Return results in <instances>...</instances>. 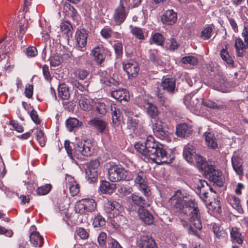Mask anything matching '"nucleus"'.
I'll return each mask as SVG.
<instances>
[{
	"label": "nucleus",
	"instance_id": "7",
	"mask_svg": "<svg viewBox=\"0 0 248 248\" xmlns=\"http://www.w3.org/2000/svg\"><path fill=\"white\" fill-rule=\"evenodd\" d=\"M88 33L84 29L78 30L75 35V48L82 52L86 50Z\"/></svg>",
	"mask_w": 248,
	"mask_h": 248
},
{
	"label": "nucleus",
	"instance_id": "48",
	"mask_svg": "<svg viewBox=\"0 0 248 248\" xmlns=\"http://www.w3.org/2000/svg\"><path fill=\"white\" fill-rule=\"evenodd\" d=\"M52 188L50 184H46L41 186L36 189V192L38 195H45L48 194Z\"/></svg>",
	"mask_w": 248,
	"mask_h": 248
},
{
	"label": "nucleus",
	"instance_id": "37",
	"mask_svg": "<svg viewBox=\"0 0 248 248\" xmlns=\"http://www.w3.org/2000/svg\"><path fill=\"white\" fill-rule=\"evenodd\" d=\"M98 171L93 170L86 168V178L87 181L90 183L95 182L98 178Z\"/></svg>",
	"mask_w": 248,
	"mask_h": 248
},
{
	"label": "nucleus",
	"instance_id": "25",
	"mask_svg": "<svg viewBox=\"0 0 248 248\" xmlns=\"http://www.w3.org/2000/svg\"><path fill=\"white\" fill-rule=\"evenodd\" d=\"M228 202L239 213H243V209L242 207L241 201L239 198L232 194L228 195L227 197Z\"/></svg>",
	"mask_w": 248,
	"mask_h": 248
},
{
	"label": "nucleus",
	"instance_id": "39",
	"mask_svg": "<svg viewBox=\"0 0 248 248\" xmlns=\"http://www.w3.org/2000/svg\"><path fill=\"white\" fill-rule=\"evenodd\" d=\"M79 105L81 108L86 111L91 110L93 108L90 100L85 96H81L79 100Z\"/></svg>",
	"mask_w": 248,
	"mask_h": 248
},
{
	"label": "nucleus",
	"instance_id": "64",
	"mask_svg": "<svg viewBox=\"0 0 248 248\" xmlns=\"http://www.w3.org/2000/svg\"><path fill=\"white\" fill-rule=\"evenodd\" d=\"M26 54L29 57H33L37 55V50L35 47L30 46L26 49Z\"/></svg>",
	"mask_w": 248,
	"mask_h": 248
},
{
	"label": "nucleus",
	"instance_id": "57",
	"mask_svg": "<svg viewBox=\"0 0 248 248\" xmlns=\"http://www.w3.org/2000/svg\"><path fill=\"white\" fill-rule=\"evenodd\" d=\"M100 166V162L98 159H95L90 161L87 164V168L91 170L98 171V167Z\"/></svg>",
	"mask_w": 248,
	"mask_h": 248
},
{
	"label": "nucleus",
	"instance_id": "56",
	"mask_svg": "<svg viewBox=\"0 0 248 248\" xmlns=\"http://www.w3.org/2000/svg\"><path fill=\"white\" fill-rule=\"evenodd\" d=\"M213 29L211 27H207L201 32L200 37L204 39H209L211 37Z\"/></svg>",
	"mask_w": 248,
	"mask_h": 248
},
{
	"label": "nucleus",
	"instance_id": "42",
	"mask_svg": "<svg viewBox=\"0 0 248 248\" xmlns=\"http://www.w3.org/2000/svg\"><path fill=\"white\" fill-rule=\"evenodd\" d=\"M50 61V64L52 67H56L60 65L62 62V59L60 55L57 53H54L51 55L49 58Z\"/></svg>",
	"mask_w": 248,
	"mask_h": 248
},
{
	"label": "nucleus",
	"instance_id": "43",
	"mask_svg": "<svg viewBox=\"0 0 248 248\" xmlns=\"http://www.w3.org/2000/svg\"><path fill=\"white\" fill-rule=\"evenodd\" d=\"M75 235L79 237L81 239L85 240L89 237V231L82 227H77L75 230Z\"/></svg>",
	"mask_w": 248,
	"mask_h": 248
},
{
	"label": "nucleus",
	"instance_id": "21",
	"mask_svg": "<svg viewBox=\"0 0 248 248\" xmlns=\"http://www.w3.org/2000/svg\"><path fill=\"white\" fill-rule=\"evenodd\" d=\"M138 244L140 248H157L155 240L148 235L142 236Z\"/></svg>",
	"mask_w": 248,
	"mask_h": 248
},
{
	"label": "nucleus",
	"instance_id": "24",
	"mask_svg": "<svg viewBox=\"0 0 248 248\" xmlns=\"http://www.w3.org/2000/svg\"><path fill=\"white\" fill-rule=\"evenodd\" d=\"M184 103L192 111H197L200 106L198 98L194 96L186 95L184 98Z\"/></svg>",
	"mask_w": 248,
	"mask_h": 248
},
{
	"label": "nucleus",
	"instance_id": "10",
	"mask_svg": "<svg viewBox=\"0 0 248 248\" xmlns=\"http://www.w3.org/2000/svg\"><path fill=\"white\" fill-rule=\"evenodd\" d=\"M197 187L195 191L203 202H205L208 194V190L212 191V188L205 180L198 179L196 181Z\"/></svg>",
	"mask_w": 248,
	"mask_h": 248
},
{
	"label": "nucleus",
	"instance_id": "15",
	"mask_svg": "<svg viewBox=\"0 0 248 248\" xmlns=\"http://www.w3.org/2000/svg\"><path fill=\"white\" fill-rule=\"evenodd\" d=\"M123 68L129 78L136 77L138 75L140 69L138 63L134 61L123 64Z\"/></svg>",
	"mask_w": 248,
	"mask_h": 248
},
{
	"label": "nucleus",
	"instance_id": "8",
	"mask_svg": "<svg viewBox=\"0 0 248 248\" xmlns=\"http://www.w3.org/2000/svg\"><path fill=\"white\" fill-rule=\"evenodd\" d=\"M128 13V11L126 9L124 2L120 1L119 6L114 10L113 14L112 19L116 25L122 24L125 21Z\"/></svg>",
	"mask_w": 248,
	"mask_h": 248
},
{
	"label": "nucleus",
	"instance_id": "32",
	"mask_svg": "<svg viewBox=\"0 0 248 248\" xmlns=\"http://www.w3.org/2000/svg\"><path fill=\"white\" fill-rule=\"evenodd\" d=\"M205 136L206 144L210 148L216 149L217 148V141L213 133L211 132L205 133Z\"/></svg>",
	"mask_w": 248,
	"mask_h": 248
},
{
	"label": "nucleus",
	"instance_id": "63",
	"mask_svg": "<svg viewBox=\"0 0 248 248\" xmlns=\"http://www.w3.org/2000/svg\"><path fill=\"white\" fill-rule=\"evenodd\" d=\"M42 72L45 79L47 81H50L52 78L49 72L48 66L46 64H44L43 66Z\"/></svg>",
	"mask_w": 248,
	"mask_h": 248
},
{
	"label": "nucleus",
	"instance_id": "44",
	"mask_svg": "<svg viewBox=\"0 0 248 248\" xmlns=\"http://www.w3.org/2000/svg\"><path fill=\"white\" fill-rule=\"evenodd\" d=\"M74 74L76 78L80 79H85L89 74V72L84 69L77 68L74 70Z\"/></svg>",
	"mask_w": 248,
	"mask_h": 248
},
{
	"label": "nucleus",
	"instance_id": "33",
	"mask_svg": "<svg viewBox=\"0 0 248 248\" xmlns=\"http://www.w3.org/2000/svg\"><path fill=\"white\" fill-rule=\"evenodd\" d=\"M202 103L205 107L210 108L216 109L217 110H225L227 109V106L224 103L217 104L216 102L207 99L203 100Z\"/></svg>",
	"mask_w": 248,
	"mask_h": 248
},
{
	"label": "nucleus",
	"instance_id": "60",
	"mask_svg": "<svg viewBox=\"0 0 248 248\" xmlns=\"http://www.w3.org/2000/svg\"><path fill=\"white\" fill-rule=\"evenodd\" d=\"M151 103L149 102V101L144 97H140L138 100V106L140 108L145 109Z\"/></svg>",
	"mask_w": 248,
	"mask_h": 248
},
{
	"label": "nucleus",
	"instance_id": "40",
	"mask_svg": "<svg viewBox=\"0 0 248 248\" xmlns=\"http://www.w3.org/2000/svg\"><path fill=\"white\" fill-rule=\"evenodd\" d=\"M66 125L70 131L81 125V123L75 118H70L66 121Z\"/></svg>",
	"mask_w": 248,
	"mask_h": 248
},
{
	"label": "nucleus",
	"instance_id": "52",
	"mask_svg": "<svg viewBox=\"0 0 248 248\" xmlns=\"http://www.w3.org/2000/svg\"><path fill=\"white\" fill-rule=\"evenodd\" d=\"M70 83L72 85L74 88L79 90L80 91L84 92L87 90V86H85L80 83L77 79H71Z\"/></svg>",
	"mask_w": 248,
	"mask_h": 248
},
{
	"label": "nucleus",
	"instance_id": "54",
	"mask_svg": "<svg viewBox=\"0 0 248 248\" xmlns=\"http://www.w3.org/2000/svg\"><path fill=\"white\" fill-rule=\"evenodd\" d=\"M207 171L209 175L210 180H211V178L216 177L221 174V172L219 170H216L215 167L212 166L208 168Z\"/></svg>",
	"mask_w": 248,
	"mask_h": 248
},
{
	"label": "nucleus",
	"instance_id": "51",
	"mask_svg": "<svg viewBox=\"0 0 248 248\" xmlns=\"http://www.w3.org/2000/svg\"><path fill=\"white\" fill-rule=\"evenodd\" d=\"M208 208L216 214H219L221 212V205L218 201L211 202Z\"/></svg>",
	"mask_w": 248,
	"mask_h": 248
},
{
	"label": "nucleus",
	"instance_id": "38",
	"mask_svg": "<svg viewBox=\"0 0 248 248\" xmlns=\"http://www.w3.org/2000/svg\"><path fill=\"white\" fill-rule=\"evenodd\" d=\"M130 32L137 39L139 40H144L147 36L145 35L142 30L139 27L130 26Z\"/></svg>",
	"mask_w": 248,
	"mask_h": 248
},
{
	"label": "nucleus",
	"instance_id": "18",
	"mask_svg": "<svg viewBox=\"0 0 248 248\" xmlns=\"http://www.w3.org/2000/svg\"><path fill=\"white\" fill-rule=\"evenodd\" d=\"M196 147L193 143H189L184 147L183 155L188 162H192L194 155H196Z\"/></svg>",
	"mask_w": 248,
	"mask_h": 248
},
{
	"label": "nucleus",
	"instance_id": "20",
	"mask_svg": "<svg viewBox=\"0 0 248 248\" xmlns=\"http://www.w3.org/2000/svg\"><path fill=\"white\" fill-rule=\"evenodd\" d=\"M177 14L172 10L166 11L161 17L162 22L168 25L174 24L177 20Z\"/></svg>",
	"mask_w": 248,
	"mask_h": 248
},
{
	"label": "nucleus",
	"instance_id": "13",
	"mask_svg": "<svg viewBox=\"0 0 248 248\" xmlns=\"http://www.w3.org/2000/svg\"><path fill=\"white\" fill-rule=\"evenodd\" d=\"M65 185L72 196L77 195L79 192V186L73 177L66 174L65 176Z\"/></svg>",
	"mask_w": 248,
	"mask_h": 248
},
{
	"label": "nucleus",
	"instance_id": "14",
	"mask_svg": "<svg viewBox=\"0 0 248 248\" xmlns=\"http://www.w3.org/2000/svg\"><path fill=\"white\" fill-rule=\"evenodd\" d=\"M88 124L102 135H107L108 133V129H107L108 123L105 121L95 118L91 120Z\"/></svg>",
	"mask_w": 248,
	"mask_h": 248
},
{
	"label": "nucleus",
	"instance_id": "3",
	"mask_svg": "<svg viewBox=\"0 0 248 248\" xmlns=\"http://www.w3.org/2000/svg\"><path fill=\"white\" fill-rule=\"evenodd\" d=\"M64 147L68 156L72 159H83L85 156L91 155L93 152L92 143L86 141L74 143L65 140Z\"/></svg>",
	"mask_w": 248,
	"mask_h": 248
},
{
	"label": "nucleus",
	"instance_id": "61",
	"mask_svg": "<svg viewBox=\"0 0 248 248\" xmlns=\"http://www.w3.org/2000/svg\"><path fill=\"white\" fill-rule=\"evenodd\" d=\"M157 101L161 106H165L166 101V98L165 97L161 90L159 89L157 91Z\"/></svg>",
	"mask_w": 248,
	"mask_h": 248
},
{
	"label": "nucleus",
	"instance_id": "9",
	"mask_svg": "<svg viewBox=\"0 0 248 248\" xmlns=\"http://www.w3.org/2000/svg\"><path fill=\"white\" fill-rule=\"evenodd\" d=\"M148 195L149 192L147 195L144 194V197L140 195L139 193H134L128 197V201L130 203L139 206L140 208L148 207L150 206V204L148 202Z\"/></svg>",
	"mask_w": 248,
	"mask_h": 248
},
{
	"label": "nucleus",
	"instance_id": "53",
	"mask_svg": "<svg viewBox=\"0 0 248 248\" xmlns=\"http://www.w3.org/2000/svg\"><path fill=\"white\" fill-rule=\"evenodd\" d=\"M113 33V31L108 26H105L101 31V35L106 39L110 38Z\"/></svg>",
	"mask_w": 248,
	"mask_h": 248
},
{
	"label": "nucleus",
	"instance_id": "58",
	"mask_svg": "<svg viewBox=\"0 0 248 248\" xmlns=\"http://www.w3.org/2000/svg\"><path fill=\"white\" fill-rule=\"evenodd\" d=\"M113 48L117 57L121 56L123 54V45L121 42L118 41L113 45Z\"/></svg>",
	"mask_w": 248,
	"mask_h": 248
},
{
	"label": "nucleus",
	"instance_id": "5",
	"mask_svg": "<svg viewBox=\"0 0 248 248\" xmlns=\"http://www.w3.org/2000/svg\"><path fill=\"white\" fill-rule=\"evenodd\" d=\"M96 209V203L93 199H83L77 202L75 210L77 213L83 214L87 212H93Z\"/></svg>",
	"mask_w": 248,
	"mask_h": 248
},
{
	"label": "nucleus",
	"instance_id": "11",
	"mask_svg": "<svg viewBox=\"0 0 248 248\" xmlns=\"http://www.w3.org/2000/svg\"><path fill=\"white\" fill-rule=\"evenodd\" d=\"M133 177L135 184L138 185L140 189L143 191L144 194L147 195L149 190L148 189L145 173L142 171L136 172L134 173Z\"/></svg>",
	"mask_w": 248,
	"mask_h": 248
},
{
	"label": "nucleus",
	"instance_id": "55",
	"mask_svg": "<svg viewBox=\"0 0 248 248\" xmlns=\"http://www.w3.org/2000/svg\"><path fill=\"white\" fill-rule=\"evenodd\" d=\"M142 0H121L124 4L127 5L129 8H134L139 6Z\"/></svg>",
	"mask_w": 248,
	"mask_h": 248
},
{
	"label": "nucleus",
	"instance_id": "59",
	"mask_svg": "<svg viewBox=\"0 0 248 248\" xmlns=\"http://www.w3.org/2000/svg\"><path fill=\"white\" fill-rule=\"evenodd\" d=\"M132 190V187L126 186H121L118 190L120 194L124 196L131 193Z\"/></svg>",
	"mask_w": 248,
	"mask_h": 248
},
{
	"label": "nucleus",
	"instance_id": "36",
	"mask_svg": "<svg viewBox=\"0 0 248 248\" xmlns=\"http://www.w3.org/2000/svg\"><path fill=\"white\" fill-rule=\"evenodd\" d=\"M145 111L150 118L155 119L158 117L159 114V111L156 106L152 103L146 108Z\"/></svg>",
	"mask_w": 248,
	"mask_h": 248
},
{
	"label": "nucleus",
	"instance_id": "27",
	"mask_svg": "<svg viewBox=\"0 0 248 248\" xmlns=\"http://www.w3.org/2000/svg\"><path fill=\"white\" fill-rule=\"evenodd\" d=\"M111 96L120 102L122 101H128L129 98L128 93L125 89H118L112 91Z\"/></svg>",
	"mask_w": 248,
	"mask_h": 248
},
{
	"label": "nucleus",
	"instance_id": "4",
	"mask_svg": "<svg viewBox=\"0 0 248 248\" xmlns=\"http://www.w3.org/2000/svg\"><path fill=\"white\" fill-rule=\"evenodd\" d=\"M129 172L120 165L110 164L108 169V178L112 182L129 180Z\"/></svg>",
	"mask_w": 248,
	"mask_h": 248
},
{
	"label": "nucleus",
	"instance_id": "45",
	"mask_svg": "<svg viewBox=\"0 0 248 248\" xmlns=\"http://www.w3.org/2000/svg\"><path fill=\"white\" fill-rule=\"evenodd\" d=\"M35 134L40 145L42 147H44L46 142V139L43 130L41 129H37Z\"/></svg>",
	"mask_w": 248,
	"mask_h": 248
},
{
	"label": "nucleus",
	"instance_id": "47",
	"mask_svg": "<svg viewBox=\"0 0 248 248\" xmlns=\"http://www.w3.org/2000/svg\"><path fill=\"white\" fill-rule=\"evenodd\" d=\"M181 62L184 64H189L195 65L198 62V60L195 56H188L183 57L181 60Z\"/></svg>",
	"mask_w": 248,
	"mask_h": 248
},
{
	"label": "nucleus",
	"instance_id": "30",
	"mask_svg": "<svg viewBox=\"0 0 248 248\" xmlns=\"http://www.w3.org/2000/svg\"><path fill=\"white\" fill-rule=\"evenodd\" d=\"M115 189L116 184H110L106 181H102L99 186V190L103 194H112Z\"/></svg>",
	"mask_w": 248,
	"mask_h": 248
},
{
	"label": "nucleus",
	"instance_id": "29",
	"mask_svg": "<svg viewBox=\"0 0 248 248\" xmlns=\"http://www.w3.org/2000/svg\"><path fill=\"white\" fill-rule=\"evenodd\" d=\"M31 243L35 247H41L43 245V238L37 232H32L30 235Z\"/></svg>",
	"mask_w": 248,
	"mask_h": 248
},
{
	"label": "nucleus",
	"instance_id": "17",
	"mask_svg": "<svg viewBox=\"0 0 248 248\" xmlns=\"http://www.w3.org/2000/svg\"><path fill=\"white\" fill-rule=\"evenodd\" d=\"M104 207L110 218L114 217L119 213V208L120 207V206L116 202L108 201L105 203Z\"/></svg>",
	"mask_w": 248,
	"mask_h": 248
},
{
	"label": "nucleus",
	"instance_id": "16",
	"mask_svg": "<svg viewBox=\"0 0 248 248\" xmlns=\"http://www.w3.org/2000/svg\"><path fill=\"white\" fill-rule=\"evenodd\" d=\"M111 111L112 123L114 126H119L123 120V115L120 109L115 104L111 103L110 106Z\"/></svg>",
	"mask_w": 248,
	"mask_h": 248
},
{
	"label": "nucleus",
	"instance_id": "35",
	"mask_svg": "<svg viewBox=\"0 0 248 248\" xmlns=\"http://www.w3.org/2000/svg\"><path fill=\"white\" fill-rule=\"evenodd\" d=\"M69 88L65 84H61L58 88V96L62 100H68L70 97Z\"/></svg>",
	"mask_w": 248,
	"mask_h": 248
},
{
	"label": "nucleus",
	"instance_id": "50",
	"mask_svg": "<svg viewBox=\"0 0 248 248\" xmlns=\"http://www.w3.org/2000/svg\"><path fill=\"white\" fill-rule=\"evenodd\" d=\"M93 224L95 228L103 226L106 224L105 219L102 216L98 215L93 219Z\"/></svg>",
	"mask_w": 248,
	"mask_h": 248
},
{
	"label": "nucleus",
	"instance_id": "34",
	"mask_svg": "<svg viewBox=\"0 0 248 248\" xmlns=\"http://www.w3.org/2000/svg\"><path fill=\"white\" fill-rule=\"evenodd\" d=\"M6 38V36H4L0 39V62L4 58L5 54L11 50L7 41L4 42Z\"/></svg>",
	"mask_w": 248,
	"mask_h": 248
},
{
	"label": "nucleus",
	"instance_id": "41",
	"mask_svg": "<svg viewBox=\"0 0 248 248\" xmlns=\"http://www.w3.org/2000/svg\"><path fill=\"white\" fill-rule=\"evenodd\" d=\"M149 59L155 64H162L163 63L160 57L158 54L157 50L155 49L150 50Z\"/></svg>",
	"mask_w": 248,
	"mask_h": 248
},
{
	"label": "nucleus",
	"instance_id": "23",
	"mask_svg": "<svg viewBox=\"0 0 248 248\" xmlns=\"http://www.w3.org/2000/svg\"><path fill=\"white\" fill-rule=\"evenodd\" d=\"M192 131L191 127L185 123L179 124L176 127V135L181 138L188 137Z\"/></svg>",
	"mask_w": 248,
	"mask_h": 248
},
{
	"label": "nucleus",
	"instance_id": "1",
	"mask_svg": "<svg viewBox=\"0 0 248 248\" xmlns=\"http://www.w3.org/2000/svg\"><path fill=\"white\" fill-rule=\"evenodd\" d=\"M172 209L189 217V221L191 225L189 228L190 233L199 236V231L202 228L201 214L197 203L194 199L185 200L178 194L172 197L169 201Z\"/></svg>",
	"mask_w": 248,
	"mask_h": 248
},
{
	"label": "nucleus",
	"instance_id": "19",
	"mask_svg": "<svg viewBox=\"0 0 248 248\" xmlns=\"http://www.w3.org/2000/svg\"><path fill=\"white\" fill-rule=\"evenodd\" d=\"M161 87L164 91L173 94L177 90L176 89L175 80L172 78H166L161 83Z\"/></svg>",
	"mask_w": 248,
	"mask_h": 248
},
{
	"label": "nucleus",
	"instance_id": "46",
	"mask_svg": "<svg viewBox=\"0 0 248 248\" xmlns=\"http://www.w3.org/2000/svg\"><path fill=\"white\" fill-rule=\"evenodd\" d=\"M220 56L222 60L226 62L227 64L233 66L234 64L233 60L230 56L227 48L223 49L220 52Z\"/></svg>",
	"mask_w": 248,
	"mask_h": 248
},
{
	"label": "nucleus",
	"instance_id": "28",
	"mask_svg": "<svg viewBox=\"0 0 248 248\" xmlns=\"http://www.w3.org/2000/svg\"><path fill=\"white\" fill-rule=\"evenodd\" d=\"M138 215L140 218L147 224H151L154 221V217L148 211L143 208H140L138 210Z\"/></svg>",
	"mask_w": 248,
	"mask_h": 248
},
{
	"label": "nucleus",
	"instance_id": "26",
	"mask_svg": "<svg viewBox=\"0 0 248 248\" xmlns=\"http://www.w3.org/2000/svg\"><path fill=\"white\" fill-rule=\"evenodd\" d=\"M234 47L236 49L237 56L239 57H242L244 56L247 48H248V46L247 44L245 45L242 39L238 38L235 40Z\"/></svg>",
	"mask_w": 248,
	"mask_h": 248
},
{
	"label": "nucleus",
	"instance_id": "62",
	"mask_svg": "<svg viewBox=\"0 0 248 248\" xmlns=\"http://www.w3.org/2000/svg\"><path fill=\"white\" fill-rule=\"evenodd\" d=\"M107 234L104 232H101L98 237V242L101 247L104 248L106 246Z\"/></svg>",
	"mask_w": 248,
	"mask_h": 248
},
{
	"label": "nucleus",
	"instance_id": "22",
	"mask_svg": "<svg viewBox=\"0 0 248 248\" xmlns=\"http://www.w3.org/2000/svg\"><path fill=\"white\" fill-rule=\"evenodd\" d=\"M243 160L237 155H233L232 157V168L238 175L243 174Z\"/></svg>",
	"mask_w": 248,
	"mask_h": 248
},
{
	"label": "nucleus",
	"instance_id": "6",
	"mask_svg": "<svg viewBox=\"0 0 248 248\" xmlns=\"http://www.w3.org/2000/svg\"><path fill=\"white\" fill-rule=\"evenodd\" d=\"M94 61L98 65H101L106 58L110 55L109 50L102 44L95 46L91 51Z\"/></svg>",
	"mask_w": 248,
	"mask_h": 248
},
{
	"label": "nucleus",
	"instance_id": "12",
	"mask_svg": "<svg viewBox=\"0 0 248 248\" xmlns=\"http://www.w3.org/2000/svg\"><path fill=\"white\" fill-rule=\"evenodd\" d=\"M212 231L215 236L214 242L216 245L220 246L221 242L226 241L227 233L219 224H213Z\"/></svg>",
	"mask_w": 248,
	"mask_h": 248
},
{
	"label": "nucleus",
	"instance_id": "2",
	"mask_svg": "<svg viewBox=\"0 0 248 248\" xmlns=\"http://www.w3.org/2000/svg\"><path fill=\"white\" fill-rule=\"evenodd\" d=\"M134 147L145 158L157 163H170L173 159L167 153L164 145L155 141L152 136L148 137L144 142H137Z\"/></svg>",
	"mask_w": 248,
	"mask_h": 248
},
{
	"label": "nucleus",
	"instance_id": "49",
	"mask_svg": "<svg viewBox=\"0 0 248 248\" xmlns=\"http://www.w3.org/2000/svg\"><path fill=\"white\" fill-rule=\"evenodd\" d=\"M152 40L154 43L159 46H163L165 42V38L163 35L156 33L152 36Z\"/></svg>",
	"mask_w": 248,
	"mask_h": 248
},
{
	"label": "nucleus",
	"instance_id": "31",
	"mask_svg": "<svg viewBox=\"0 0 248 248\" xmlns=\"http://www.w3.org/2000/svg\"><path fill=\"white\" fill-rule=\"evenodd\" d=\"M231 237L232 241L239 244L242 243L243 241L242 233L240 229L237 227H233L231 230Z\"/></svg>",
	"mask_w": 248,
	"mask_h": 248
}]
</instances>
